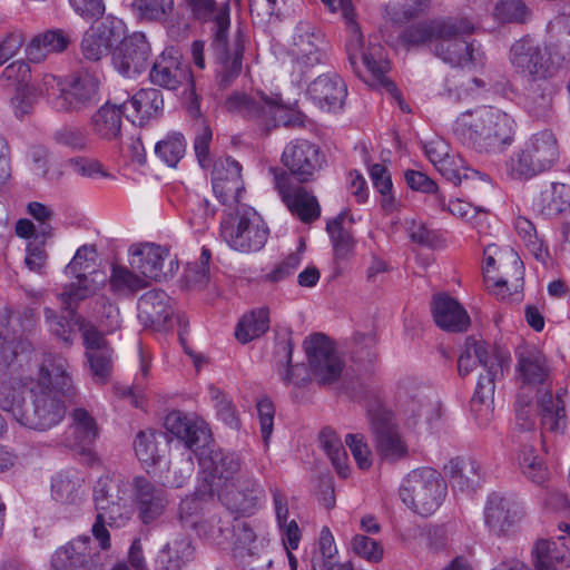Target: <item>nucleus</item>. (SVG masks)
I'll list each match as a JSON object with an SVG mask.
<instances>
[{"label": "nucleus", "mask_w": 570, "mask_h": 570, "mask_svg": "<svg viewBox=\"0 0 570 570\" xmlns=\"http://www.w3.org/2000/svg\"><path fill=\"white\" fill-rule=\"evenodd\" d=\"M446 495V483L433 468L412 470L403 480L400 498L404 504L422 517L433 514Z\"/></svg>", "instance_id": "f8f14e48"}, {"label": "nucleus", "mask_w": 570, "mask_h": 570, "mask_svg": "<svg viewBox=\"0 0 570 570\" xmlns=\"http://www.w3.org/2000/svg\"><path fill=\"white\" fill-rule=\"evenodd\" d=\"M129 264L134 271L141 274L145 279L160 282L173 276L178 269V263L170 259L165 268V261L169 258V249L154 243L132 245L129 249Z\"/></svg>", "instance_id": "412c9836"}, {"label": "nucleus", "mask_w": 570, "mask_h": 570, "mask_svg": "<svg viewBox=\"0 0 570 570\" xmlns=\"http://www.w3.org/2000/svg\"><path fill=\"white\" fill-rule=\"evenodd\" d=\"M76 277V282H71L66 285L63 291L59 294V298L66 311L69 312L71 320L76 322L80 328L81 320L80 315L76 314L78 304L95 294L97 287L94 282L89 279L87 274H70Z\"/></svg>", "instance_id": "79ce46f5"}, {"label": "nucleus", "mask_w": 570, "mask_h": 570, "mask_svg": "<svg viewBox=\"0 0 570 570\" xmlns=\"http://www.w3.org/2000/svg\"><path fill=\"white\" fill-rule=\"evenodd\" d=\"M524 517L522 503L512 497L492 493L484 510L487 525L497 534H505Z\"/></svg>", "instance_id": "cd10ccee"}, {"label": "nucleus", "mask_w": 570, "mask_h": 570, "mask_svg": "<svg viewBox=\"0 0 570 570\" xmlns=\"http://www.w3.org/2000/svg\"><path fill=\"white\" fill-rule=\"evenodd\" d=\"M480 469V464L471 459H453L445 466L452 487L462 492L473 490L479 484Z\"/></svg>", "instance_id": "37998d69"}, {"label": "nucleus", "mask_w": 570, "mask_h": 570, "mask_svg": "<svg viewBox=\"0 0 570 570\" xmlns=\"http://www.w3.org/2000/svg\"><path fill=\"white\" fill-rule=\"evenodd\" d=\"M186 153L183 134L171 132L155 145L156 156L169 167H176Z\"/></svg>", "instance_id": "4d7b16f0"}, {"label": "nucleus", "mask_w": 570, "mask_h": 570, "mask_svg": "<svg viewBox=\"0 0 570 570\" xmlns=\"http://www.w3.org/2000/svg\"><path fill=\"white\" fill-rule=\"evenodd\" d=\"M35 382L48 385L50 390L60 392L62 396L70 394L72 379L67 358L57 354L45 355L39 367L38 379Z\"/></svg>", "instance_id": "58836bf2"}, {"label": "nucleus", "mask_w": 570, "mask_h": 570, "mask_svg": "<svg viewBox=\"0 0 570 570\" xmlns=\"http://www.w3.org/2000/svg\"><path fill=\"white\" fill-rule=\"evenodd\" d=\"M160 440H165L161 432L153 430L140 431L134 442V448L139 461L146 464H156L161 455L163 450L159 449Z\"/></svg>", "instance_id": "864d4df0"}, {"label": "nucleus", "mask_w": 570, "mask_h": 570, "mask_svg": "<svg viewBox=\"0 0 570 570\" xmlns=\"http://www.w3.org/2000/svg\"><path fill=\"white\" fill-rule=\"evenodd\" d=\"M513 71L523 80L529 109L542 115L551 104L548 80L557 72L547 46L530 36L515 40L509 51Z\"/></svg>", "instance_id": "7ed1b4c3"}, {"label": "nucleus", "mask_w": 570, "mask_h": 570, "mask_svg": "<svg viewBox=\"0 0 570 570\" xmlns=\"http://www.w3.org/2000/svg\"><path fill=\"white\" fill-rule=\"evenodd\" d=\"M107 551L95 538L80 535L52 553L50 570H105Z\"/></svg>", "instance_id": "dca6fc26"}, {"label": "nucleus", "mask_w": 570, "mask_h": 570, "mask_svg": "<svg viewBox=\"0 0 570 570\" xmlns=\"http://www.w3.org/2000/svg\"><path fill=\"white\" fill-rule=\"evenodd\" d=\"M234 552L239 557H257L261 564H253L254 570H263L273 564L265 540H258L252 527L243 520L234 519L230 525V541Z\"/></svg>", "instance_id": "2f4dec72"}, {"label": "nucleus", "mask_w": 570, "mask_h": 570, "mask_svg": "<svg viewBox=\"0 0 570 570\" xmlns=\"http://www.w3.org/2000/svg\"><path fill=\"white\" fill-rule=\"evenodd\" d=\"M326 48L324 33L313 23L299 21L292 41L293 71L303 77L315 66L324 63L327 59Z\"/></svg>", "instance_id": "f3484780"}, {"label": "nucleus", "mask_w": 570, "mask_h": 570, "mask_svg": "<svg viewBox=\"0 0 570 570\" xmlns=\"http://www.w3.org/2000/svg\"><path fill=\"white\" fill-rule=\"evenodd\" d=\"M212 185L222 204L238 203L244 190L240 164L232 157L216 160L212 171Z\"/></svg>", "instance_id": "bb28decb"}, {"label": "nucleus", "mask_w": 570, "mask_h": 570, "mask_svg": "<svg viewBox=\"0 0 570 570\" xmlns=\"http://www.w3.org/2000/svg\"><path fill=\"white\" fill-rule=\"evenodd\" d=\"M293 346L291 334L278 337L275 344L274 364L282 381L287 384L293 382V370L298 367V365H292Z\"/></svg>", "instance_id": "bf43d9fd"}, {"label": "nucleus", "mask_w": 570, "mask_h": 570, "mask_svg": "<svg viewBox=\"0 0 570 570\" xmlns=\"http://www.w3.org/2000/svg\"><path fill=\"white\" fill-rule=\"evenodd\" d=\"M268 327V311L261 308L243 316L235 330V336L240 343L246 344L263 335Z\"/></svg>", "instance_id": "603ef678"}, {"label": "nucleus", "mask_w": 570, "mask_h": 570, "mask_svg": "<svg viewBox=\"0 0 570 570\" xmlns=\"http://www.w3.org/2000/svg\"><path fill=\"white\" fill-rule=\"evenodd\" d=\"M131 487L134 503L142 524H151L164 515L169 504L168 492L164 484L138 475L132 479Z\"/></svg>", "instance_id": "4be33fe9"}, {"label": "nucleus", "mask_w": 570, "mask_h": 570, "mask_svg": "<svg viewBox=\"0 0 570 570\" xmlns=\"http://www.w3.org/2000/svg\"><path fill=\"white\" fill-rule=\"evenodd\" d=\"M348 28L350 36L345 43V50L354 73L370 86L394 87L385 77L389 71V61L384 57L383 47L372 41L365 45L355 21H351Z\"/></svg>", "instance_id": "ddd939ff"}, {"label": "nucleus", "mask_w": 570, "mask_h": 570, "mask_svg": "<svg viewBox=\"0 0 570 570\" xmlns=\"http://www.w3.org/2000/svg\"><path fill=\"white\" fill-rule=\"evenodd\" d=\"M518 372L521 389H537V405L541 415L542 429L559 432L566 426V391L560 390L556 396L550 390V367L544 354L535 346H527L518 353Z\"/></svg>", "instance_id": "39448f33"}, {"label": "nucleus", "mask_w": 570, "mask_h": 570, "mask_svg": "<svg viewBox=\"0 0 570 570\" xmlns=\"http://www.w3.org/2000/svg\"><path fill=\"white\" fill-rule=\"evenodd\" d=\"M171 298L161 289H151L138 299V318L146 327L166 331L171 327Z\"/></svg>", "instance_id": "7c9ffc66"}, {"label": "nucleus", "mask_w": 570, "mask_h": 570, "mask_svg": "<svg viewBox=\"0 0 570 570\" xmlns=\"http://www.w3.org/2000/svg\"><path fill=\"white\" fill-rule=\"evenodd\" d=\"M39 97V91L32 86H18L11 99V106L17 118L22 119L29 115Z\"/></svg>", "instance_id": "338daca9"}, {"label": "nucleus", "mask_w": 570, "mask_h": 570, "mask_svg": "<svg viewBox=\"0 0 570 570\" xmlns=\"http://www.w3.org/2000/svg\"><path fill=\"white\" fill-rule=\"evenodd\" d=\"M137 271L121 265H112L109 277L110 291L118 296H132L136 292L148 286V282Z\"/></svg>", "instance_id": "09e8293b"}, {"label": "nucleus", "mask_w": 570, "mask_h": 570, "mask_svg": "<svg viewBox=\"0 0 570 570\" xmlns=\"http://www.w3.org/2000/svg\"><path fill=\"white\" fill-rule=\"evenodd\" d=\"M514 228L529 252L538 259L543 261L547 252L542 242L537 235L534 225L525 217H518L514 220Z\"/></svg>", "instance_id": "e2e57ef3"}, {"label": "nucleus", "mask_w": 570, "mask_h": 570, "mask_svg": "<svg viewBox=\"0 0 570 570\" xmlns=\"http://www.w3.org/2000/svg\"><path fill=\"white\" fill-rule=\"evenodd\" d=\"M474 31L466 17H446L421 21L402 32V41L410 46H429L431 51L452 67L474 66L479 60L464 36Z\"/></svg>", "instance_id": "f257e3e1"}, {"label": "nucleus", "mask_w": 570, "mask_h": 570, "mask_svg": "<svg viewBox=\"0 0 570 570\" xmlns=\"http://www.w3.org/2000/svg\"><path fill=\"white\" fill-rule=\"evenodd\" d=\"M127 483L120 478L100 476L94 487V502L97 511L91 532L101 550H109L110 534L106 525L125 527L134 514V508L126 498Z\"/></svg>", "instance_id": "6e6552de"}, {"label": "nucleus", "mask_w": 570, "mask_h": 570, "mask_svg": "<svg viewBox=\"0 0 570 570\" xmlns=\"http://www.w3.org/2000/svg\"><path fill=\"white\" fill-rule=\"evenodd\" d=\"M514 120L508 114L491 107L461 115L453 132L465 146L480 154L500 153L514 139Z\"/></svg>", "instance_id": "20e7f679"}, {"label": "nucleus", "mask_w": 570, "mask_h": 570, "mask_svg": "<svg viewBox=\"0 0 570 570\" xmlns=\"http://www.w3.org/2000/svg\"><path fill=\"white\" fill-rule=\"evenodd\" d=\"M519 466L525 478L535 484L546 482L549 475L548 468L543 460L535 454L532 445H524L519 454Z\"/></svg>", "instance_id": "5fc2aeb1"}, {"label": "nucleus", "mask_w": 570, "mask_h": 570, "mask_svg": "<svg viewBox=\"0 0 570 570\" xmlns=\"http://www.w3.org/2000/svg\"><path fill=\"white\" fill-rule=\"evenodd\" d=\"M282 163L296 183L309 181L324 163L320 148L305 139H296L286 145Z\"/></svg>", "instance_id": "5701e85b"}, {"label": "nucleus", "mask_w": 570, "mask_h": 570, "mask_svg": "<svg viewBox=\"0 0 570 570\" xmlns=\"http://www.w3.org/2000/svg\"><path fill=\"white\" fill-rule=\"evenodd\" d=\"M229 27V4L226 2L215 16L210 42L212 55L217 63V83L223 90L228 88L242 71L246 41L245 33L240 28L235 31L230 40Z\"/></svg>", "instance_id": "1a4fd4ad"}, {"label": "nucleus", "mask_w": 570, "mask_h": 570, "mask_svg": "<svg viewBox=\"0 0 570 570\" xmlns=\"http://www.w3.org/2000/svg\"><path fill=\"white\" fill-rule=\"evenodd\" d=\"M531 9L524 0H499L493 9L494 18L502 23H525L531 18Z\"/></svg>", "instance_id": "13d9d810"}, {"label": "nucleus", "mask_w": 570, "mask_h": 570, "mask_svg": "<svg viewBox=\"0 0 570 570\" xmlns=\"http://www.w3.org/2000/svg\"><path fill=\"white\" fill-rule=\"evenodd\" d=\"M476 361L483 366L485 374L479 376L471 400V411L474 413L479 425H487L493 411L495 382L503 377L504 368L509 367L510 354L501 347L491 346L474 337H468L465 350L458 360L459 375L463 377L471 373Z\"/></svg>", "instance_id": "f03ea898"}, {"label": "nucleus", "mask_w": 570, "mask_h": 570, "mask_svg": "<svg viewBox=\"0 0 570 570\" xmlns=\"http://www.w3.org/2000/svg\"><path fill=\"white\" fill-rule=\"evenodd\" d=\"M274 174V186L289 212L303 223L316 220L321 215L317 198L308 193L301 184L296 183L285 170L278 171L271 168Z\"/></svg>", "instance_id": "aec40b11"}, {"label": "nucleus", "mask_w": 570, "mask_h": 570, "mask_svg": "<svg viewBox=\"0 0 570 570\" xmlns=\"http://www.w3.org/2000/svg\"><path fill=\"white\" fill-rule=\"evenodd\" d=\"M154 85L176 90L189 79L188 66L183 62L181 55L173 47L167 48L157 58L149 73Z\"/></svg>", "instance_id": "473e14b6"}, {"label": "nucleus", "mask_w": 570, "mask_h": 570, "mask_svg": "<svg viewBox=\"0 0 570 570\" xmlns=\"http://www.w3.org/2000/svg\"><path fill=\"white\" fill-rule=\"evenodd\" d=\"M98 39L108 47L109 50L120 43L126 37V26L121 19L114 16H107L101 21L91 26Z\"/></svg>", "instance_id": "052dcab7"}, {"label": "nucleus", "mask_w": 570, "mask_h": 570, "mask_svg": "<svg viewBox=\"0 0 570 570\" xmlns=\"http://www.w3.org/2000/svg\"><path fill=\"white\" fill-rule=\"evenodd\" d=\"M438 171L454 186L462 185L465 188H472L473 181L482 179L478 170L465 166L464 160L458 154H451L435 166Z\"/></svg>", "instance_id": "de8ad7c7"}, {"label": "nucleus", "mask_w": 570, "mask_h": 570, "mask_svg": "<svg viewBox=\"0 0 570 570\" xmlns=\"http://www.w3.org/2000/svg\"><path fill=\"white\" fill-rule=\"evenodd\" d=\"M195 559V547L185 532L176 533L156 557V570H183Z\"/></svg>", "instance_id": "c9c22d12"}, {"label": "nucleus", "mask_w": 570, "mask_h": 570, "mask_svg": "<svg viewBox=\"0 0 570 570\" xmlns=\"http://www.w3.org/2000/svg\"><path fill=\"white\" fill-rule=\"evenodd\" d=\"M122 105L128 106L127 119L134 125L142 126L161 111L163 94L156 88L141 89L131 97L130 101Z\"/></svg>", "instance_id": "ea45409f"}, {"label": "nucleus", "mask_w": 570, "mask_h": 570, "mask_svg": "<svg viewBox=\"0 0 570 570\" xmlns=\"http://www.w3.org/2000/svg\"><path fill=\"white\" fill-rule=\"evenodd\" d=\"M432 315L435 324L446 331L460 333L470 326V316L464 307L448 294H438L432 302Z\"/></svg>", "instance_id": "f704fd0d"}, {"label": "nucleus", "mask_w": 570, "mask_h": 570, "mask_svg": "<svg viewBox=\"0 0 570 570\" xmlns=\"http://www.w3.org/2000/svg\"><path fill=\"white\" fill-rule=\"evenodd\" d=\"M320 443L336 472L346 478L348 474L347 454L337 433L331 428H324L320 433Z\"/></svg>", "instance_id": "3c124183"}, {"label": "nucleus", "mask_w": 570, "mask_h": 570, "mask_svg": "<svg viewBox=\"0 0 570 570\" xmlns=\"http://www.w3.org/2000/svg\"><path fill=\"white\" fill-rule=\"evenodd\" d=\"M433 392L428 387L403 386L399 391L401 409L413 425L420 420L431 423L441 415L440 404L432 400Z\"/></svg>", "instance_id": "c756f323"}, {"label": "nucleus", "mask_w": 570, "mask_h": 570, "mask_svg": "<svg viewBox=\"0 0 570 570\" xmlns=\"http://www.w3.org/2000/svg\"><path fill=\"white\" fill-rule=\"evenodd\" d=\"M66 415L61 393L50 390L41 382H31L29 403L21 425L36 431H48L58 425Z\"/></svg>", "instance_id": "2eb2a0df"}, {"label": "nucleus", "mask_w": 570, "mask_h": 570, "mask_svg": "<svg viewBox=\"0 0 570 570\" xmlns=\"http://www.w3.org/2000/svg\"><path fill=\"white\" fill-rule=\"evenodd\" d=\"M268 227L253 208L237 209L220 223V236L226 244L238 252L261 250L268 238Z\"/></svg>", "instance_id": "4468645a"}, {"label": "nucleus", "mask_w": 570, "mask_h": 570, "mask_svg": "<svg viewBox=\"0 0 570 570\" xmlns=\"http://www.w3.org/2000/svg\"><path fill=\"white\" fill-rule=\"evenodd\" d=\"M99 100V80L90 73L73 77L67 82L66 91L53 98L57 111H78Z\"/></svg>", "instance_id": "a878e982"}, {"label": "nucleus", "mask_w": 570, "mask_h": 570, "mask_svg": "<svg viewBox=\"0 0 570 570\" xmlns=\"http://www.w3.org/2000/svg\"><path fill=\"white\" fill-rule=\"evenodd\" d=\"M311 373L320 384H331L342 374L344 363L332 341L322 333H315L303 343Z\"/></svg>", "instance_id": "a211bd4d"}, {"label": "nucleus", "mask_w": 570, "mask_h": 570, "mask_svg": "<svg viewBox=\"0 0 570 570\" xmlns=\"http://www.w3.org/2000/svg\"><path fill=\"white\" fill-rule=\"evenodd\" d=\"M346 214L341 213L326 225V230L331 236L334 253L337 258L345 259L354 247V240L348 229L344 227Z\"/></svg>", "instance_id": "6e6d98bb"}, {"label": "nucleus", "mask_w": 570, "mask_h": 570, "mask_svg": "<svg viewBox=\"0 0 570 570\" xmlns=\"http://www.w3.org/2000/svg\"><path fill=\"white\" fill-rule=\"evenodd\" d=\"M532 561L537 570H562L570 567V548L566 538L539 539L532 549Z\"/></svg>", "instance_id": "e433bc0d"}, {"label": "nucleus", "mask_w": 570, "mask_h": 570, "mask_svg": "<svg viewBox=\"0 0 570 570\" xmlns=\"http://www.w3.org/2000/svg\"><path fill=\"white\" fill-rule=\"evenodd\" d=\"M127 105L106 102L91 117L92 130L104 139H115L121 129V118L127 117Z\"/></svg>", "instance_id": "a19ab883"}, {"label": "nucleus", "mask_w": 570, "mask_h": 570, "mask_svg": "<svg viewBox=\"0 0 570 570\" xmlns=\"http://www.w3.org/2000/svg\"><path fill=\"white\" fill-rule=\"evenodd\" d=\"M229 114L239 116L252 122L262 135H268L272 129L304 127L305 116L283 106L277 98H272L262 91L246 94L232 92L225 100Z\"/></svg>", "instance_id": "0eeeda50"}, {"label": "nucleus", "mask_w": 570, "mask_h": 570, "mask_svg": "<svg viewBox=\"0 0 570 570\" xmlns=\"http://www.w3.org/2000/svg\"><path fill=\"white\" fill-rule=\"evenodd\" d=\"M82 478L75 470L60 471L51 480V497L63 504H73L81 499Z\"/></svg>", "instance_id": "c03bdc74"}, {"label": "nucleus", "mask_w": 570, "mask_h": 570, "mask_svg": "<svg viewBox=\"0 0 570 570\" xmlns=\"http://www.w3.org/2000/svg\"><path fill=\"white\" fill-rule=\"evenodd\" d=\"M86 356L94 380L105 383L110 375L112 366V350L104 335L86 320H81L80 330Z\"/></svg>", "instance_id": "b1692460"}, {"label": "nucleus", "mask_w": 570, "mask_h": 570, "mask_svg": "<svg viewBox=\"0 0 570 570\" xmlns=\"http://www.w3.org/2000/svg\"><path fill=\"white\" fill-rule=\"evenodd\" d=\"M48 257V253L43 246V240H30L27 244L24 265L30 272L39 275H46Z\"/></svg>", "instance_id": "774afa93"}, {"label": "nucleus", "mask_w": 570, "mask_h": 570, "mask_svg": "<svg viewBox=\"0 0 570 570\" xmlns=\"http://www.w3.org/2000/svg\"><path fill=\"white\" fill-rule=\"evenodd\" d=\"M370 177L374 188L382 196V207L385 210H392L394 207L393 184L387 168L382 164H373L370 167Z\"/></svg>", "instance_id": "680f3d73"}, {"label": "nucleus", "mask_w": 570, "mask_h": 570, "mask_svg": "<svg viewBox=\"0 0 570 570\" xmlns=\"http://www.w3.org/2000/svg\"><path fill=\"white\" fill-rule=\"evenodd\" d=\"M368 419L379 456L390 463L404 459L407 445L397 431L392 413L381 407L373 409L368 411Z\"/></svg>", "instance_id": "6ab92c4d"}, {"label": "nucleus", "mask_w": 570, "mask_h": 570, "mask_svg": "<svg viewBox=\"0 0 570 570\" xmlns=\"http://www.w3.org/2000/svg\"><path fill=\"white\" fill-rule=\"evenodd\" d=\"M6 322L0 316V373L9 374L8 380L0 384V409L10 413L21 425L28 403L29 387L35 379L31 376L16 375L13 363L18 358V352L6 335Z\"/></svg>", "instance_id": "9b49d317"}, {"label": "nucleus", "mask_w": 570, "mask_h": 570, "mask_svg": "<svg viewBox=\"0 0 570 570\" xmlns=\"http://www.w3.org/2000/svg\"><path fill=\"white\" fill-rule=\"evenodd\" d=\"M71 32L60 28L47 29L31 38L26 47L29 61L40 63L50 55L66 51L71 43Z\"/></svg>", "instance_id": "72a5a7b5"}, {"label": "nucleus", "mask_w": 570, "mask_h": 570, "mask_svg": "<svg viewBox=\"0 0 570 570\" xmlns=\"http://www.w3.org/2000/svg\"><path fill=\"white\" fill-rule=\"evenodd\" d=\"M132 10L140 21L168 22L173 16L174 0H134Z\"/></svg>", "instance_id": "8fccbe9b"}, {"label": "nucleus", "mask_w": 570, "mask_h": 570, "mask_svg": "<svg viewBox=\"0 0 570 570\" xmlns=\"http://www.w3.org/2000/svg\"><path fill=\"white\" fill-rule=\"evenodd\" d=\"M150 45L141 32L125 38L112 53L115 68L126 77H135L148 67Z\"/></svg>", "instance_id": "393cba45"}, {"label": "nucleus", "mask_w": 570, "mask_h": 570, "mask_svg": "<svg viewBox=\"0 0 570 570\" xmlns=\"http://www.w3.org/2000/svg\"><path fill=\"white\" fill-rule=\"evenodd\" d=\"M70 416L72 423L69 426V433L72 440L69 445L83 449L91 445L99 434L96 420L82 407L75 409Z\"/></svg>", "instance_id": "49530a36"}, {"label": "nucleus", "mask_w": 570, "mask_h": 570, "mask_svg": "<svg viewBox=\"0 0 570 570\" xmlns=\"http://www.w3.org/2000/svg\"><path fill=\"white\" fill-rule=\"evenodd\" d=\"M559 158V145L551 130L533 134L507 163V171L513 179H530L552 168Z\"/></svg>", "instance_id": "9d476101"}, {"label": "nucleus", "mask_w": 570, "mask_h": 570, "mask_svg": "<svg viewBox=\"0 0 570 570\" xmlns=\"http://www.w3.org/2000/svg\"><path fill=\"white\" fill-rule=\"evenodd\" d=\"M200 464L207 472L206 485L197 491L199 495L232 497L229 508L237 512L246 513L255 504V498L240 494V479L245 475L242 471L240 460L237 454L222 449H210L207 455L202 453Z\"/></svg>", "instance_id": "423d86ee"}, {"label": "nucleus", "mask_w": 570, "mask_h": 570, "mask_svg": "<svg viewBox=\"0 0 570 570\" xmlns=\"http://www.w3.org/2000/svg\"><path fill=\"white\" fill-rule=\"evenodd\" d=\"M164 424L170 434L183 441L195 453L204 448L210 439L207 423L195 415L173 411L167 414Z\"/></svg>", "instance_id": "c85d7f7f"}, {"label": "nucleus", "mask_w": 570, "mask_h": 570, "mask_svg": "<svg viewBox=\"0 0 570 570\" xmlns=\"http://www.w3.org/2000/svg\"><path fill=\"white\" fill-rule=\"evenodd\" d=\"M538 207L541 214L553 218L570 210V186L562 183H552L541 191Z\"/></svg>", "instance_id": "a18cd8bd"}, {"label": "nucleus", "mask_w": 570, "mask_h": 570, "mask_svg": "<svg viewBox=\"0 0 570 570\" xmlns=\"http://www.w3.org/2000/svg\"><path fill=\"white\" fill-rule=\"evenodd\" d=\"M233 520L227 515L225 519L213 517L210 521H206L200 525V531L217 546L229 544L230 525Z\"/></svg>", "instance_id": "0e129e2a"}, {"label": "nucleus", "mask_w": 570, "mask_h": 570, "mask_svg": "<svg viewBox=\"0 0 570 570\" xmlns=\"http://www.w3.org/2000/svg\"><path fill=\"white\" fill-rule=\"evenodd\" d=\"M307 95L320 108L331 111L343 106L347 90L340 76L323 75L308 85Z\"/></svg>", "instance_id": "4c0bfd02"}, {"label": "nucleus", "mask_w": 570, "mask_h": 570, "mask_svg": "<svg viewBox=\"0 0 570 570\" xmlns=\"http://www.w3.org/2000/svg\"><path fill=\"white\" fill-rule=\"evenodd\" d=\"M209 395L214 402L219 419L232 429H238L239 420L232 401L228 400L226 395L215 386L209 387Z\"/></svg>", "instance_id": "69168bd1"}]
</instances>
